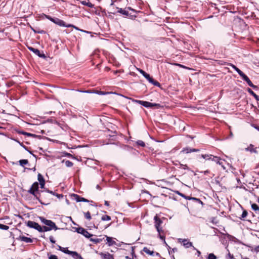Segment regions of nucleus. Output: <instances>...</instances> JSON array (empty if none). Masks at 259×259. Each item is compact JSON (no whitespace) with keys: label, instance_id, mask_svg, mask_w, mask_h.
Listing matches in <instances>:
<instances>
[{"label":"nucleus","instance_id":"obj_64","mask_svg":"<svg viewBox=\"0 0 259 259\" xmlns=\"http://www.w3.org/2000/svg\"><path fill=\"white\" fill-rule=\"evenodd\" d=\"M97 239L99 240V243H100L101 242H102L103 241V240L104 239V238H97Z\"/></svg>","mask_w":259,"mask_h":259},{"label":"nucleus","instance_id":"obj_52","mask_svg":"<svg viewBox=\"0 0 259 259\" xmlns=\"http://www.w3.org/2000/svg\"><path fill=\"white\" fill-rule=\"evenodd\" d=\"M40 184V188L41 189H44L45 190V189H46L45 188V182H43V183H39Z\"/></svg>","mask_w":259,"mask_h":259},{"label":"nucleus","instance_id":"obj_15","mask_svg":"<svg viewBox=\"0 0 259 259\" xmlns=\"http://www.w3.org/2000/svg\"><path fill=\"white\" fill-rule=\"evenodd\" d=\"M105 237L106 238L107 243L108 246H111L116 244L115 241L113 240L112 237L107 236V235H105Z\"/></svg>","mask_w":259,"mask_h":259},{"label":"nucleus","instance_id":"obj_59","mask_svg":"<svg viewBox=\"0 0 259 259\" xmlns=\"http://www.w3.org/2000/svg\"><path fill=\"white\" fill-rule=\"evenodd\" d=\"M104 204L107 206H109V202L108 201L105 200L104 202Z\"/></svg>","mask_w":259,"mask_h":259},{"label":"nucleus","instance_id":"obj_5","mask_svg":"<svg viewBox=\"0 0 259 259\" xmlns=\"http://www.w3.org/2000/svg\"><path fill=\"white\" fill-rule=\"evenodd\" d=\"M76 231L78 233L83 235L85 237L87 238H89L93 236V234H90L86 229L82 227H78L76 228Z\"/></svg>","mask_w":259,"mask_h":259},{"label":"nucleus","instance_id":"obj_14","mask_svg":"<svg viewBox=\"0 0 259 259\" xmlns=\"http://www.w3.org/2000/svg\"><path fill=\"white\" fill-rule=\"evenodd\" d=\"M17 240L24 241L26 243H32L33 242L32 239L24 236H20L17 238Z\"/></svg>","mask_w":259,"mask_h":259},{"label":"nucleus","instance_id":"obj_36","mask_svg":"<svg viewBox=\"0 0 259 259\" xmlns=\"http://www.w3.org/2000/svg\"><path fill=\"white\" fill-rule=\"evenodd\" d=\"M136 144L137 145L141 146L142 147H144L145 146V144L144 142L142 140H138L136 142Z\"/></svg>","mask_w":259,"mask_h":259},{"label":"nucleus","instance_id":"obj_55","mask_svg":"<svg viewBox=\"0 0 259 259\" xmlns=\"http://www.w3.org/2000/svg\"><path fill=\"white\" fill-rule=\"evenodd\" d=\"M38 57L42 58H45L46 57V55L44 53H40L39 55H38Z\"/></svg>","mask_w":259,"mask_h":259},{"label":"nucleus","instance_id":"obj_33","mask_svg":"<svg viewBox=\"0 0 259 259\" xmlns=\"http://www.w3.org/2000/svg\"><path fill=\"white\" fill-rule=\"evenodd\" d=\"M19 163L22 166H24V165L28 163V161L27 159H22L19 160Z\"/></svg>","mask_w":259,"mask_h":259},{"label":"nucleus","instance_id":"obj_54","mask_svg":"<svg viewBox=\"0 0 259 259\" xmlns=\"http://www.w3.org/2000/svg\"><path fill=\"white\" fill-rule=\"evenodd\" d=\"M55 196H57L58 198H62L63 197V195L62 194H59L58 193H55Z\"/></svg>","mask_w":259,"mask_h":259},{"label":"nucleus","instance_id":"obj_39","mask_svg":"<svg viewBox=\"0 0 259 259\" xmlns=\"http://www.w3.org/2000/svg\"><path fill=\"white\" fill-rule=\"evenodd\" d=\"M207 259H217V257L213 253H210L208 255Z\"/></svg>","mask_w":259,"mask_h":259},{"label":"nucleus","instance_id":"obj_62","mask_svg":"<svg viewBox=\"0 0 259 259\" xmlns=\"http://www.w3.org/2000/svg\"><path fill=\"white\" fill-rule=\"evenodd\" d=\"M57 246L58 247V250L62 251L63 247H61V246H60L59 245H58Z\"/></svg>","mask_w":259,"mask_h":259},{"label":"nucleus","instance_id":"obj_18","mask_svg":"<svg viewBox=\"0 0 259 259\" xmlns=\"http://www.w3.org/2000/svg\"><path fill=\"white\" fill-rule=\"evenodd\" d=\"M211 161L215 162L218 164H222V159L218 156L213 155Z\"/></svg>","mask_w":259,"mask_h":259},{"label":"nucleus","instance_id":"obj_63","mask_svg":"<svg viewBox=\"0 0 259 259\" xmlns=\"http://www.w3.org/2000/svg\"><path fill=\"white\" fill-rule=\"evenodd\" d=\"M255 251H256V252L259 251V246H258L255 248Z\"/></svg>","mask_w":259,"mask_h":259},{"label":"nucleus","instance_id":"obj_16","mask_svg":"<svg viewBox=\"0 0 259 259\" xmlns=\"http://www.w3.org/2000/svg\"><path fill=\"white\" fill-rule=\"evenodd\" d=\"M139 72H140V73L141 74L143 75V76H144L149 81V82L151 81L152 77H151L150 75L148 73H146L145 71H144V70H143L142 69H140L139 70Z\"/></svg>","mask_w":259,"mask_h":259},{"label":"nucleus","instance_id":"obj_44","mask_svg":"<svg viewBox=\"0 0 259 259\" xmlns=\"http://www.w3.org/2000/svg\"><path fill=\"white\" fill-rule=\"evenodd\" d=\"M90 240L93 242H94L95 244H98L99 243V240L97 238H89Z\"/></svg>","mask_w":259,"mask_h":259},{"label":"nucleus","instance_id":"obj_49","mask_svg":"<svg viewBox=\"0 0 259 259\" xmlns=\"http://www.w3.org/2000/svg\"><path fill=\"white\" fill-rule=\"evenodd\" d=\"M45 16H46V18H47L48 20H50L52 22L53 21V20H54V18H52V17H51L49 15H46Z\"/></svg>","mask_w":259,"mask_h":259},{"label":"nucleus","instance_id":"obj_57","mask_svg":"<svg viewBox=\"0 0 259 259\" xmlns=\"http://www.w3.org/2000/svg\"><path fill=\"white\" fill-rule=\"evenodd\" d=\"M25 132L24 131H19L17 132V133L19 134H21V135H24V133H25Z\"/></svg>","mask_w":259,"mask_h":259},{"label":"nucleus","instance_id":"obj_45","mask_svg":"<svg viewBox=\"0 0 259 259\" xmlns=\"http://www.w3.org/2000/svg\"><path fill=\"white\" fill-rule=\"evenodd\" d=\"M24 135H26L28 137H36V135L35 134L27 133L26 132H25Z\"/></svg>","mask_w":259,"mask_h":259},{"label":"nucleus","instance_id":"obj_43","mask_svg":"<svg viewBox=\"0 0 259 259\" xmlns=\"http://www.w3.org/2000/svg\"><path fill=\"white\" fill-rule=\"evenodd\" d=\"M61 251L66 254H68L69 255L71 252V251L69 250L67 248H64V247L63 248V249Z\"/></svg>","mask_w":259,"mask_h":259},{"label":"nucleus","instance_id":"obj_35","mask_svg":"<svg viewBox=\"0 0 259 259\" xmlns=\"http://www.w3.org/2000/svg\"><path fill=\"white\" fill-rule=\"evenodd\" d=\"M84 217L88 220H91L92 219L91 213L89 211L84 212Z\"/></svg>","mask_w":259,"mask_h":259},{"label":"nucleus","instance_id":"obj_41","mask_svg":"<svg viewBox=\"0 0 259 259\" xmlns=\"http://www.w3.org/2000/svg\"><path fill=\"white\" fill-rule=\"evenodd\" d=\"M9 228V227L8 226L0 224V229L4 230H8Z\"/></svg>","mask_w":259,"mask_h":259},{"label":"nucleus","instance_id":"obj_48","mask_svg":"<svg viewBox=\"0 0 259 259\" xmlns=\"http://www.w3.org/2000/svg\"><path fill=\"white\" fill-rule=\"evenodd\" d=\"M181 167L184 169H188V167L186 164H181Z\"/></svg>","mask_w":259,"mask_h":259},{"label":"nucleus","instance_id":"obj_24","mask_svg":"<svg viewBox=\"0 0 259 259\" xmlns=\"http://www.w3.org/2000/svg\"><path fill=\"white\" fill-rule=\"evenodd\" d=\"M143 251H144L148 254H149L152 256H154L155 255V252L153 251L150 250L147 247H144L143 249Z\"/></svg>","mask_w":259,"mask_h":259},{"label":"nucleus","instance_id":"obj_17","mask_svg":"<svg viewBox=\"0 0 259 259\" xmlns=\"http://www.w3.org/2000/svg\"><path fill=\"white\" fill-rule=\"evenodd\" d=\"M70 255L74 258V259H83L81 256L76 251H71L70 254Z\"/></svg>","mask_w":259,"mask_h":259},{"label":"nucleus","instance_id":"obj_32","mask_svg":"<svg viewBox=\"0 0 259 259\" xmlns=\"http://www.w3.org/2000/svg\"><path fill=\"white\" fill-rule=\"evenodd\" d=\"M62 162H64L65 165L68 167H71L73 165V162L69 160H66V161L63 160Z\"/></svg>","mask_w":259,"mask_h":259},{"label":"nucleus","instance_id":"obj_50","mask_svg":"<svg viewBox=\"0 0 259 259\" xmlns=\"http://www.w3.org/2000/svg\"><path fill=\"white\" fill-rule=\"evenodd\" d=\"M49 259H58L56 255L52 254L49 256Z\"/></svg>","mask_w":259,"mask_h":259},{"label":"nucleus","instance_id":"obj_27","mask_svg":"<svg viewBox=\"0 0 259 259\" xmlns=\"http://www.w3.org/2000/svg\"><path fill=\"white\" fill-rule=\"evenodd\" d=\"M39 218V220H40L41 222L43 224H45L47 226L49 223H50V222L51 221V220H47L42 217H40Z\"/></svg>","mask_w":259,"mask_h":259},{"label":"nucleus","instance_id":"obj_56","mask_svg":"<svg viewBox=\"0 0 259 259\" xmlns=\"http://www.w3.org/2000/svg\"><path fill=\"white\" fill-rule=\"evenodd\" d=\"M200 173H203L204 175H207V174L210 173V171L209 170H205V171H200Z\"/></svg>","mask_w":259,"mask_h":259},{"label":"nucleus","instance_id":"obj_30","mask_svg":"<svg viewBox=\"0 0 259 259\" xmlns=\"http://www.w3.org/2000/svg\"><path fill=\"white\" fill-rule=\"evenodd\" d=\"M247 91L251 95L253 96L255 99L257 98L258 95L254 93L251 89H250V88H248Z\"/></svg>","mask_w":259,"mask_h":259},{"label":"nucleus","instance_id":"obj_58","mask_svg":"<svg viewBox=\"0 0 259 259\" xmlns=\"http://www.w3.org/2000/svg\"><path fill=\"white\" fill-rule=\"evenodd\" d=\"M223 161H225L224 160H222V164H220L222 167L223 168V169L224 170L226 169V167L224 166V165L223 164Z\"/></svg>","mask_w":259,"mask_h":259},{"label":"nucleus","instance_id":"obj_60","mask_svg":"<svg viewBox=\"0 0 259 259\" xmlns=\"http://www.w3.org/2000/svg\"><path fill=\"white\" fill-rule=\"evenodd\" d=\"M196 251H197V254L198 256H199L201 254V252L198 250H197Z\"/></svg>","mask_w":259,"mask_h":259},{"label":"nucleus","instance_id":"obj_25","mask_svg":"<svg viewBox=\"0 0 259 259\" xmlns=\"http://www.w3.org/2000/svg\"><path fill=\"white\" fill-rule=\"evenodd\" d=\"M228 65L232 67L239 74V75H240V74L242 72V71L238 68H237L235 65L231 63H229Z\"/></svg>","mask_w":259,"mask_h":259},{"label":"nucleus","instance_id":"obj_22","mask_svg":"<svg viewBox=\"0 0 259 259\" xmlns=\"http://www.w3.org/2000/svg\"><path fill=\"white\" fill-rule=\"evenodd\" d=\"M47 226L49 227V228H52V230L54 229L56 230L59 229V228L56 225L55 223L52 221L50 222V223H49L47 225Z\"/></svg>","mask_w":259,"mask_h":259},{"label":"nucleus","instance_id":"obj_6","mask_svg":"<svg viewBox=\"0 0 259 259\" xmlns=\"http://www.w3.org/2000/svg\"><path fill=\"white\" fill-rule=\"evenodd\" d=\"M239 75L242 77V78L244 81H245L247 82L249 86L252 88L253 89H257V87L256 85H254L250 81L249 78L248 77V76L246 75L243 72Z\"/></svg>","mask_w":259,"mask_h":259},{"label":"nucleus","instance_id":"obj_2","mask_svg":"<svg viewBox=\"0 0 259 259\" xmlns=\"http://www.w3.org/2000/svg\"><path fill=\"white\" fill-rule=\"evenodd\" d=\"M117 9H118L117 13L122 14L125 17L134 19L137 17V12L130 7L125 8L124 9L118 8Z\"/></svg>","mask_w":259,"mask_h":259},{"label":"nucleus","instance_id":"obj_8","mask_svg":"<svg viewBox=\"0 0 259 259\" xmlns=\"http://www.w3.org/2000/svg\"><path fill=\"white\" fill-rule=\"evenodd\" d=\"M154 226L156 229H158V228L161 227V226L163 223V221L158 216L157 214L154 217Z\"/></svg>","mask_w":259,"mask_h":259},{"label":"nucleus","instance_id":"obj_40","mask_svg":"<svg viewBox=\"0 0 259 259\" xmlns=\"http://www.w3.org/2000/svg\"><path fill=\"white\" fill-rule=\"evenodd\" d=\"M251 208L253 210L255 211L259 210V206L255 203L251 204Z\"/></svg>","mask_w":259,"mask_h":259},{"label":"nucleus","instance_id":"obj_28","mask_svg":"<svg viewBox=\"0 0 259 259\" xmlns=\"http://www.w3.org/2000/svg\"><path fill=\"white\" fill-rule=\"evenodd\" d=\"M247 150L250 151L251 152H253L256 153L257 152L256 150V148H253V146L252 144H250L249 147L246 149Z\"/></svg>","mask_w":259,"mask_h":259},{"label":"nucleus","instance_id":"obj_42","mask_svg":"<svg viewBox=\"0 0 259 259\" xmlns=\"http://www.w3.org/2000/svg\"><path fill=\"white\" fill-rule=\"evenodd\" d=\"M227 251H228V253L227 254V255L226 256V258L227 259H229V258H230V259H235V258H234L233 255L231 254L230 253V251H229L228 249H227Z\"/></svg>","mask_w":259,"mask_h":259},{"label":"nucleus","instance_id":"obj_47","mask_svg":"<svg viewBox=\"0 0 259 259\" xmlns=\"http://www.w3.org/2000/svg\"><path fill=\"white\" fill-rule=\"evenodd\" d=\"M50 241L52 243H55L56 241L54 239V237L52 236H50L49 237Z\"/></svg>","mask_w":259,"mask_h":259},{"label":"nucleus","instance_id":"obj_4","mask_svg":"<svg viewBox=\"0 0 259 259\" xmlns=\"http://www.w3.org/2000/svg\"><path fill=\"white\" fill-rule=\"evenodd\" d=\"M27 226L30 228H33L39 232H42L41 227L37 223L33 221H28Z\"/></svg>","mask_w":259,"mask_h":259},{"label":"nucleus","instance_id":"obj_37","mask_svg":"<svg viewBox=\"0 0 259 259\" xmlns=\"http://www.w3.org/2000/svg\"><path fill=\"white\" fill-rule=\"evenodd\" d=\"M248 212L246 210H244L242 213L241 217L240 218L241 220H244L245 218L247 215Z\"/></svg>","mask_w":259,"mask_h":259},{"label":"nucleus","instance_id":"obj_26","mask_svg":"<svg viewBox=\"0 0 259 259\" xmlns=\"http://www.w3.org/2000/svg\"><path fill=\"white\" fill-rule=\"evenodd\" d=\"M81 4L82 5H84V6H88V7L89 8H92L94 7V5L90 3V2H87L85 1H82L81 2Z\"/></svg>","mask_w":259,"mask_h":259},{"label":"nucleus","instance_id":"obj_51","mask_svg":"<svg viewBox=\"0 0 259 259\" xmlns=\"http://www.w3.org/2000/svg\"><path fill=\"white\" fill-rule=\"evenodd\" d=\"M15 141H16V142H18V143H19V144H20L22 147H23L25 149H26V150H27V148L25 146L23 145V144L22 143L20 142L19 141H17V140H15Z\"/></svg>","mask_w":259,"mask_h":259},{"label":"nucleus","instance_id":"obj_23","mask_svg":"<svg viewBox=\"0 0 259 259\" xmlns=\"http://www.w3.org/2000/svg\"><path fill=\"white\" fill-rule=\"evenodd\" d=\"M101 255L104 259H114L113 255L108 252L106 253H102Z\"/></svg>","mask_w":259,"mask_h":259},{"label":"nucleus","instance_id":"obj_46","mask_svg":"<svg viewBox=\"0 0 259 259\" xmlns=\"http://www.w3.org/2000/svg\"><path fill=\"white\" fill-rule=\"evenodd\" d=\"M48 192L49 193H50L51 194H52L53 195H55V193L53 191H51V190H49L47 189H45V190L44 191H42L41 192Z\"/></svg>","mask_w":259,"mask_h":259},{"label":"nucleus","instance_id":"obj_20","mask_svg":"<svg viewBox=\"0 0 259 259\" xmlns=\"http://www.w3.org/2000/svg\"><path fill=\"white\" fill-rule=\"evenodd\" d=\"M186 199H187V200H192L196 202H197V203H201V204H203L202 201L200 199H199V198H195V197H191V196H186Z\"/></svg>","mask_w":259,"mask_h":259},{"label":"nucleus","instance_id":"obj_21","mask_svg":"<svg viewBox=\"0 0 259 259\" xmlns=\"http://www.w3.org/2000/svg\"><path fill=\"white\" fill-rule=\"evenodd\" d=\"M27 48L29 51L34 53L36 55H37L38 56V55H39V54L40 52L38 49L34 48L32 47H29V46H28Z\"/></svg>","mask_w":259,"mask_h":259},{"label":"nucleus","instance_id":"obj_38","mask_svg":"<svg viewBox=\"0 0 259 259\" xmlns=\"http://www.w3.org/2000/svg\"><path fill=\"white\" fill-rule=\"evenodd\" d=\"M41 230H42V232H47V231H50L52 230V228H49V227H48V226H43V227H41Z\"/></svg>","mask_w":259,"mask_h":259},{"label":"nucleus","instance_id":"obj_13","mask_svg":"<svg viewBox=\"0 0 259 259\" xmlns=\"http://www.w3.org/2000/svg\"><path fill=\"white\" fill-rule=\"evenodd\" d=\"M72 196L73 197L74 199L76 200V202H89L90 201V200L81 197V196H79L77 194H73L72 195Z\"/></svg>","mask_w":259,"mask_h":259},{"label":"nucleus","instance_id":"obj_12","mask_svg":"<svg viewBox=\"0 0 259 259\" xmlns=\"http://www.w3.org/2000/svg\"><path fill=\"white\" fill-rule=\"evenodd\" d=\"M122 150L124 152H128L130 153L136 154V150L133 147L128 145H123L121 147Z\"/></svg>","mask_w":259,"mask_h":259},{"label":"nucleus","instance_id":"obj_31","mask_svg":"<svg viewBox=\"0 0 259 259\" xmlns=\"http://www.w3.org/2000/svg\"><path fill=\"white\" fill-rule=\"evenodd\" d=\"M149 82H150L151 83H152V84H153L156 87H160V83L159 82H158L157 81L154 80L153 78H152V80H151V81H150Z\"/></svg>","mask_w":259,"mask_h":259},{"label":"nucleus","instance_id":"obj_61","mask_svg":"<svg viewBox=\"0 0 259 259\" xmlns=\"http://www.w3.org/2000/svg\"><path fill=\"white\" fill-rule=\"evenodd\" d=\"M177 194H178L179 195L181 196V197L183 196V194L180 192L179 191H177Z\"/></svg>","mask_w":259,"mask_h":259},{"label":"nucleus","instance_id":"obj_7","mask_svg":"<svg viewBox=\"0 0 259 259\" xmlns=\"http://www.w3.org/2000/svg\"><path fill=\"white\" fill-rule=\"evenodd\" d=\"M53 22L60 26H63L67 28L72 26L70 24H67L64 21L58 18H54Z\"/></svg>","mask_w":259,"mask_h":259},{"label":"nucleus","instance_id":"obj_53","mask_svg":"<svg viewBox=\"0 0 259 259\" xmlns=\"http://www.w3.org/2000/svg\"><path fill=\"white\" fill-rule=\"evenodd\" d=\"M71 25H72V26H71V27H73L74 28V29H75L76 30H79V31H84L83 30H81V29H79L78 27H77L76 26L73 25V24H71Z\"/></svg>","mask_w":259,"mask_h":259},{"label":"nucleus","instance_id":"obj_1","mask_svg":"<svg viewBox=\"0 0 259 259\" xmlns=\"http://www.w3.org/2000/svg\"><path fill=\"white\" fill-rule=\"evenodd\" d=\"M38 183L37 182H34L28 191V192L33 196H34V198L36 200H37L41 204L43 205H48L50 203V202H44L42 201V199L41 198V195L39 193H38L39 195L37 194V192L38 191Z\"/></svg>","mask_w":259,"mask_h":259},{"label":"nucleus","instance_id":"obj_9","mask_svg":"<svg viewBox=\"0 0 259 259\" xmlns=\"http://www.w3.org/2000/svg\"><path fill=\"white\" fill-rule=\"evenodd\" d=\"M156 230L158 233V237H159V238L163 241L164 243L165 244V245L167 246L169 248H170V247L167 244L165 241V236L163 235L164 231L162 229V227L158 228V229H156Z\"/></svg>","mask_w":259,"mask_h":259},{"label":"nucleus","instance_id":"obj_34","mask_svg":"<svg viewBox=\"0 0 259 259\" xmlns=\"http://www.w3.org/2000/svg\"><path fill=\"white\" fill-rule=\"evenodd\" d=\"M111 219V217L108 215H103L101 218V220L103 221H110Z\"/></svg>","mask_w":259,"mask_h":259},{"label":"nucleus","instance_id":"obj_29","mask_svg":"<svg viewBox=\"0 0 259 259\" xmlns=\"http://www.w3.org/2000/svg\"><path fill=\"white\" fill-rule=\"evenodd\" d=\"M37 180H38V182H39V183H43V182H45L44 177L40 173H38V174L37 175Z\"/></svg>","mask_w":259,"mask_h":259},{"label":"nucleus","instance_id":"obj_11","mask_svg":"<svg viewBox=\"0 0 259 259\" xmlns=\"http://www.w3.org/2000/svg\"><path fill=\"white\" fill-rule=\"evenodd\" d=\"M199 151L200 150L199 149L191 148L190 147H187L184 148L181 151V152L183 153L188 154L194 152H199Z\"/></svg>","mask_w":259,"mask_h":259},{"label":"nucleus","instance_id":"obj_3","mask_svg":"<svg viewBox=\"0 0 259 259\" xmlns=\"http://www.w3.org/2000/svg\"><path fill=\"white\" fill-rule=\"evenodd\" d=\"M130 99L132 100V101L136 103H138L143 106L146 108H155L156 109H159L160 108L162 107V106L160 104L157 103H152L147 101H144L142 100H136L132 98H130Z\"/></svg>","mask_w":259,"mask_h":259},{"label":"nucleus","instance_id":"obj_10","mask_svg":"<svg viewBox=\"0 0 259 259\" xmlns=\"http://www.w3.org/2000/svg\"><path fill=\"white\" fill-rule=\"evenodd\" d=\"M179 242L182 243L183 246L186 248H188L191 246H193L192 242L189 241L187 239L180 238L179 239Z\"/></svg>","mask_w":259,"mask_h":259},{"label":"nucleus","instance_id":"obj_19","mask_svg":"<svg viewBox=\"0 0 259 259\" xmlns=\"http://www.w3.org/2000/svg\"><path fill=\"white\" fill-rule=\"evenodd\" d=\"M199 156L201 157L206 160H211L213 155L211 154H201Z\"/></svg>","mask_w":259,"mask_h":259}]
</instances>
